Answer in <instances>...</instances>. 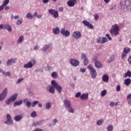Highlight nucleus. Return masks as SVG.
<instances>
[{
  "label": "nucleus",
  "mask_w": 131,
  "mask_h": 131,
  "mask_svg": "<svg viewBox=\"0 0 131 131\" xmlns=\"http://www.w3.org/2000/svg\"><path fill=\"white\" fill-rule=\"evenodd\" d=\"M88 69L90 70L91 75V78L95 79L97 77V72L96 69L93 67L92 64H89Z\"/></svg>",
  "instance_id": "obj_2"
},
{
  "label": "nucleus",
  "mask_w": 131,
  "mask_h": 131,
  "mask_svg": "<svg viewBox=\"0 0 131 131\" xmlns=\"http://www.w3.org/2000/svg\"><path fill=\"white\" fill-rule=\"evenodd\" d=\"M64 106L67 109L72 106L70 101L69 100L65 99L63 101Z\"/></svg>",
  "instance_id": "obj_15"
},
{
  "label": "nucleus",
  "mask_w": 131,
  "mask_h": 131,
  "mask_svg": "<svg viewBox=\"0 0 131 131\" xmlns=\"http://www.w3.org/2000/svg\"><path fill=\"white\" fill-rule=\"evenodd\" d=\"M51 84L58 91V93H61L62 90V87L55 80H53L51 81Z\"/></svg>",
  "instance_id": "obj_4"
},
{
  "label": "nucleus",
  "mask_w": 131,
  "mask_h": 131,
  "mask_svg": "<svg viewBox=\"0 0 131 131\" xmlns=\"http://www.w3.org/2000/svg\"><path fill=\"white\" fill-rule=\"evenodd\" d=\"M87 27H88L89 29H90L91 30H92L94 28V26L90 23H89V26Z\"/></svg>",
  "instance_id": "obj_48"
},
{
  "label": "nucleus",
  "mask_w": 131,
  "mask_h": 131,
  "mask_svg": "<svg viewBox=\"0 0 131 131\" xmlns=\"http://www.w3.org/2000/svg\"><path fill=\"white\" fill-rule=\"evenodd\" d=\"M16 58H11L7 61V66H11L12 63L15 64L16 62Z\"/></svg>",
  "instance_id": "obj_13"
},
{
  "label": "nucleus",
  "mask_w": 131,
  "mask_h": 131,
  "mask_svg": "<svg viewBox=\"0 0 131 131\" xmlns=\"http://www.w3.org/2000/svg\"><path fill=\"white\" fill-rule=\"evenodd\" d=\"M18 96V93H15L6 100L5 103L7 105H9L11 102H15Z\"/></svg>",
  "instance_id": "obj_3"
},
{
  "label": "nucleus",
  "mask_w": 131,
  "mask_h": 131,
  "mask_svg": "<svg viewBox=\"0 0 131 131\" xmlns=\"http://www.w3.org/2000/svg\"><path fill=\"white\" fill-rule=\"evenodd\" d=\"M38 103H39L38 101H37V100L34 101L32 103V107H34L36 106V105H37Z\"/></svg>",
  "instance_id": "obj_32"
},
{
  "label": "nucleus",
  "mask_w": 131,
  "mask_h": 131,
  "mask_svg": "<svg viewBox=\"0 0 131 131\" xmlns=\"http://www.w3.org/2000/svg\"><path fill=\"white\" fill-rule=\"evenodd\" d=\"M36 116H37V115L35 111H33L31 114V117L32 118H35Z\"/></svg>",
  "instance_id": "obj_43"
},
{
  "label": "nucleus",
  "mask_w": 131,
  "mask_h": 131,
  "mask_svg": "<svg viewBox=\"0 0 131 131\" xmlns=\"http://www.w3.org/2000/svg\"><path fill=\"white\" fill-rule=\"evenodd\" d=\"M103 123V120H98V121L97 122V125L98 126H100Z\"/></svg>",
  "instance_id": "obj_45"
},
{
  "label": "nucleus",
  "mask_w": 131,
  "mask_h": 131,
  "mask_svg": "<svg viewBox=\"0 0 131 131\" xmlns=\"http://www.w3.org/2000/svg\"><path fill=\"white\" fill-rule=\"evenodd\" d=\"M121 10L126 12V11H131V2L130 0H126L125 1V5L121 6Z\"/></svg>",
  "instance_id": "obj_1"
},
{
  "label": "nucleus",
  "mask_w": 131,
  "mask_h": 131,
  "mask_svg": "<svg viewBox=\"0 0 131 131\" xmlns=\"http://www.w3.org/2000/svg\"><path fill=\"white\" fill-rule=\"evenodd\" d=\"M49 92L52 94H55V88L53 85L51 86L49 88Z\"/></svg>",
  "instance_id": "obj_27"
},
{
  "label": "nucleus",
  "mask_w": 131,
  "mask_h": 131,
  "mask_svg": "<svg viewBox=\"0 0 131 131\" xmlns=\"http://www.w3.org/2000/svg\"><path fill=\"white\" fill-rule=\"evenodd\" d=\"M89 60L88 58L84 59V65L85 66H87L88 64H89Z\"/></svg>",
  "instance_id": "obj_44"
},
{
  "label": "nucleus",
  "mask_w": 131,
  "mask_h": 131,
  "mask_svg": "<svg viewBox=\"0 0 131 131\" xmlns=\"http://www.w3.org/2000/svg\"><path fill=\"white\" fill-rule=\"evenodd\" d=\"M82 23H83V24L85 26L88 27L90 23L89 21H88V20H84L82 21Z\"/></svg>",
  "instance_id": "obj_37"
},
{
  "label": "nucleus",
  "mask_w": 131,
  "mask_h": 131,
  "mask_svg": "<svg viewBox=\"0 0 131 131\" xmlns=\"http://www.w3.org/2000/svg\"><path fill=\"white\" fill-rule=\"evenodd\" d=\"M94 17L95 20H98V19H99V16L97 14H95Z\"/></svg>",
  "instance_id": "obj_58"
},
{
  "label": "nucleus",
  "mask_w": 131,
  "mask_h": 131,
  "mask_svg": "<svg viewBox=\"0 0 131 131\" xmlns=\"http://www.w3.org/2000/svg\"><path fill=\"white\" fill-rule=\"evenodd\" d=\"M23 119V116L22 115H16L15 116L14 119L16 122H18L19 121H20L21 120H22Z\"/></svg>",
  "instance_id": "obj_26"
},
{
  "label": "nucleus",
  "mask_w": 131,
  "mask_h": 131,
  "mask_svg": "<svg viewBox=\"0 0 131 131\" xmlns=\"http://www.w3.org/2000/svg\"><path fill=\"white\" fill-rule=\"evenodd\" d=\"M49 12L51 15H54V18H58L59 14L57 11L51 9L49 10Z\"/></svg>",
  "instance_id": "obj_10"
},
{
  "label": "nucleus",
  "mask_w": 131,
  "mask_h": 131,
  "mask_svg": "<svg viewBox=\"0 0 131 131\" xmlns=\"http://www.w3.org/2000/svg\"><path fill=\"white\" fill-rule=\"evenodd\" d=\"M95 65L96 68L98 69H101L103 68V66H102L101 63L99 61H96Z\"/></svg>",
  "instance_id": "obj_22"
},
{
  "label": "nucleus",
  "mask_w": 131,
  "mask_h": 131,
  "mask_svg": "<svg viewBox=\"0 0 131 131\" xmlns=\"http://www.w3.org/2000/svg\"><path fill=\"white\" fill-rule=\"evenodd\" d=\"M26 17L28 19H31L32 18H33V15H32L30 13H28L27 14Z\"/></svg>",
  "instance_id": "obj_39"
},
{
  "label": "nucleus",
  "mask_w": 131,
  "mask_h": 131,
  "mask_svg": "<svg viewBox=\"0 0 131 131\" xmlns=\"http://www.w3.org/2000/svg\"><path fill=\"white\" fill-rule=\"evenodd\" d=\"M130 51V49L129 48H126L124 49V53H123V54H122V58L124 59L125 58V57L126 56V55L129 53Z\"/></svg>",
  "instance_id": "obj_14"
},
{
  "label": "nucleus",
  "mask_w": 131,
  "mask_h": 131,
  "mask_svg": "<svg viewBox=\"0 0 131 131\" xmlns=\"http://www.w3.org/2000/svg\"><path fill=\"white\" fill-rule=\"evenodd\" d=\"M102 37H98L97 39V43H102Z\"/></svg>",
  "instance_id": "obj_47"
},
{
  "label": "nucleus",
  "mask_w": 131,
  "mask_h": 131,
  "mask_svg": "<svg viewBox=\"0 0 131 131\" xmlns=\"http://www.w3.org/2000/svg\"><path fill=\"white\" fill-rule=\"evenodd\" d=\"M116 7V5H115L111 7V8H110V11H113V10H114L115 9Z\"/></svg>",
  "instance_id": "obj_55"
},
{
  "label": "nucleus",
  "mask_w": 131,
  "mask_h": 131,
  "mask_svg": "<svg viewBox=\"0 0 131 131\" xmlns=\"http://www.w3.org/2000/svg\"><path fill=\"white\" fill-rule=\"evenodd\" d=\"M81 95V93L80 92H78L76 93V94L75 95V97L77 98H79L80 97Z\"/></svg>",
  "instance_id": "obj_52"
},
{
  "label": "nucleus",
  "mask_w": 131,
  "mask_h": 131,
  "mask_svg": "<svg viewBox=\"0 0 131 131\" xmlns=\"http://www.w3.org/2000/svg\"><path fill=\"white\" fill-rule=\"evenodd\" d=\"M93 59L94 60V61L97 62V57L96 56H94L93 57Z\"/></svg>",
  "instance_id": "obj_60"
},
{
  "label": "nucleus",
  "mask_w": 131,
  "mask_h": 131,
  "mask_svg": "<svg viewBox=\"0 0 131 131\" xmlns=\"http://www.w3.org/2000/svg\"><path fill=\"white\" fill-rule=\"evenodd\" d=\"M113 29L111 30V34L112 35H114L115 34V36H117L119 34V27H118V25L116 24L113 26Z\"/></svg>",
  "instance_id": "obj_5"
},
{
  "label": "nucleus",
  "mask_w": 131,
  "mask_h": 131,
  "mask_svg": "<svg viewBox=\"0 0 131 131\" xmlns=\"http://www.w3.org/2000/svg\"><path fill=\"white\" fill-rule=\"evenodd\" d=\"M81 36L82 35L80 31H75L73 33V37H74L76 39L80 38Z\"/></svg>",
  "instance_id": "obj_12"
},
{
  "label": "nucleus",
  "mask_w": 131,
  "mask_h": 131,
  "mask_svg": "<svg viewBox=\"0 0 131 131\" xmlns=\"http://www.w3.org/2000/svg\"><path fill=\"white\" fill-rule=\"evenodd\" d=\"M51 76L54 79H56L58 77V74L56 72H54L52 73Z\"/></svg>",
  "instance_id": "obj_29"
},
{
  "label": "nucleus",
  "mask_w": 131,
  "mask_h": 131,
  "mask_svg": "<svg viewBox=\"0 0 131 131\" xmlns=\"http://www.w3.org/2000/svg\"><path fill=\"white\" fill-rule=\"evenodd\" d=\"M60 33L62 35L66 37H68L70 35V32L68 30H66L65 28H62Z\"/></svg>",
  "instance_id": "obj_9"
},
{
  "label": "nucleus",
  "mask_w": 131,
  "mask_h": 131,
  "mask_svg": "<svg viewBox=\"0 0 131 131\" xmlns=\"http://www.w3.org/2000/svg\"><path fill=\"white\" fill-rule=\"evenodd\" d=\"M113 126L112 125H108L107 126V131H113Z\"/></svg>",
  "instance_id": "obj_38"
},
{
  "label": "nucleus",
  "mask_w": 131,
  "mask_h": 131,
  "mask_svg": "<svg viewBox=\"0 0 131 131\" xmlns=\"http://www.w3.org/2000/svg\"><path fill=\"white\" fill-rule=\"evenodd\" d=\"M23 19L22 18H20L19 19H18L16 21V24L17 25H20L21 24V23H23Z\"/></svg>",
  "instance_id": "obj_41"
},
{
  "label": "nucleus",
  "mask_w": 131,
  "mask_h": 131,
  "mask_svg": "<svg viewBox=\"0 0 131 131\" xmlns=\"http://www.w3.org/2000/svg\"><path fill=\"white\" fill-rule=\"evenodd\" d=\"M11 115L9 114H7V121L5 122V124L8 125H12L13 124V120L11 119Z\"/></svg>",
  "instance_id": "obj_8"
},
{
  "label": "nucleus",
  "mask_w": 131,
  "mask_h": 131,
  "mask_svg": "<svg viewBox=\"0 0 131 131\" xmlns=\"http://www.w3.org/2000/svg\"><path fill=\"white\" fill-rule=\"evenodd\" d=\"M33 131H43V130L39 128H37L34 129Z\"/></svg>",
  "instance_id": "obj_57"
},
{
  "label": "nucleus",
  "mask_w": 131,
  "mask_h": 131,
  "mask_svg": "<svg viewBox=\"0 0 131 131\" xmlns=\"http://www.w3.org/2000/svg\"><path fill=\"white\" fill-rule=\"evenodd\" d=\"M31 103L29 101H27L26 103V106L27 108L31 107Z\"/></svg>",
  "instance_id": "obj_40"
},
{
  "label": "nucleus",
  "mask_w": 131,
  "mask_h": 131,
  "mask_svg": "<svg viewBox=\"0 0 131 131\" xmlns=\"http://www.w3.org/2000/svg\"><path fill=\"white\" fill-rule=\"evenodd\" d=\"M105 37H107V39H108V40L110 41L112 40V38L110 37V34H105Z\"/></svg>",
  "instance_id": "obj_51"
},
{
  "label": "nucleus",
  "mask_w": 131,
  "mask_h": 131,
  "mask_svg": "<svg viewBox=\"0 0 131 131\" xmlns=\"http://www.w3.org/2000/svg\"><path fill=\"white\" fill-rule=\"evenodd\" d=\"M70 63L73 67H77L79 65V61L77 59H71Z\"/></svg>",
  "instance_id": "obj_11"
},
{
  "label": "nucleus",
  "mask_w": 131,
  "mask_h": 131,
  "mask_svg": "<svg viewBox=\"0 0 131 131\" xmlns=\"http://www.w3.org/2000/svg\"><path fill=\"white\" fill-rule=\"evenodd\" d=\"M88 98H89V94L88 93L83 94L80 96V99L81 100H87V99H88Z\"/></svg>",
  "instance_id": "obj_18"
},
{
  "label": "nucleus",
  "mask_w": 131,
  "mask_h": 131,
  "mask_svg": "<svg viewBox=\"0 0 131 131\" xmlns=\"http://www.w3.org/2000/svg\"><path fill=\"white\" fill-rule=\"evenodd\" d=\"M70 85L73 88H74L75 86V83H70Z\"/></svg>",
  "instance_id": "obj_59"
},
{
  "label": "nucleus",
  "mask_w": 131,
  "mask_h": 131,
  "mask_svg": "<svg viewBox=\"0 0 131 131\" xmlns=\"http://www.w3.org/2000/svg\"><path fill=\"white\" fill-rule=\"evenodd\" d=\"M4 29V25L3 24L0 25V30Z\"/></svg>",
  "instance_id": "obj_62"
},
{
  "label": "nucleus",
  "mask_w": 131,
  "mask_h": 131,
  "mask_svg": "<svg viewBox=\"0 0 131 131\" xmlns=\"http://www.w3.org/2000/svg\"><path fill=\"white\" fill-rule=\"evenodd\" d=\"M4 7H5V6H4V5L3 4L0 6V11H2V10H3Z\"/></svg>",
  "instance_id": "obj_64"
},
{
  "label": "nucleus",
  "mask_w": 131,
  "mask_h": 131,
  "mask_svg": "<svg viewBox=\"0 0 131 131\" xmlns=\"http://www.w3.org/2000/svg\"><path fill=\"white\" fill-rule=\"evenodd\" d=\"M67 4H68V6L69 7H74V6H75V4H76V2H74L70 0V1H68Z\"/></svg>",
  "instance_id": "obj_24"
},
{
  "label": "nucleus",
  "mask_w": 131,
  "mask_h": 131,
  "mask_svg": "<svg viewBox=\"0 0 131 131\" xmlns=\"http://www.w3.org/2000/svg\"><path fill=\"white\" fill-rule=\"evenodd\" d=\"M46 108L47 110H49L50 108H51V107H52V105L51 104V103L48 102H47L46 104Z\"/></svg>",
  "instance_id": "obj_31"
},
{
  "label": "nucleus",
  "mask_w": 131,
  "mask_h": 131,
  "mask_svg": "<svg viewBox=\"0 0 131 131\" xmlns=\"http://www.w3.org/2000/svg\"><path fill=\"white\" fill-rule=\"evenodd\" d=\"M128 62H129V64L131 65V55L129 57V59H128Z\"/></svg>",
  "instance_id": "obj_63"
},
{
  "label": "nucleus",
  "mask_w": 131,
  "mask_h": 131,
  "mask_svg": "<svg viewBox=\"0 0 131 131\" xmlns=\"http://www.w3.org/2000/svg\"><path fill=\"white\" fill-rule=\"evenodd\" d=\"M8 94V89L5 88L3 91L0 94V102L4 101Z\"/></svg>",
  "instance_id": "obj_7"
},
{
  "label": "nucleus",
  "mask_w": 131,
  "mask_h": 131,
  "mask_svg": "<svg viewBox=\"0 0 131 131\" xmlns=\"http://www.w3.org/2000/svg\"><path fill=\"white\" fill-rule=\"evenodd\" d=\"M42 2L43 4H48V3H49V0H43Z\"/></svg>",
  "instance_id": "obj_61"
},
{
  "label": "nucleus",
  "mask_w": 131,
  "mask_h": 131,
  "mask_svg": "<svg viewBox=\"0 0 131 131\" xmlns=\"http://www.w3.org/2000/svg\"><path fill=\"white\" fill-rule=\"evenodd\" d=\"M24 80V78L18 79V80L16 81V84H19L21 83V82L23 81Z\"/></svg>",
  "instance_id": "obj_50"
},
{
  "label": "nucleus",
  "mask_w": 131,
  "mask_h": 131,
  "mask_svg": "<svg viewBox=\"0 0 131 131\" xmlns=\"http://www.w3.org/2000/svg\"><path fill=\"white\" fill-rule=\"evenodd\" d=\"M108 41V39L106 37H102V44H104Z\"/></svg>",
  "instance_id": "obj_35"
},
{
  "label": "nucleus",
  "mask_w": 131,
  "mask_h": 131,
  "mask_svg": "<svg viewBox=\"0 0 131 131\" xmlns=\"http://www.w3.org/2000/svg\"><path fill=\"white\" fill-rule=\"evenodd\" d=\"M52 43H49L48 45H46L45 46L42 48V51L43 52L46 53L47 51L48 50V49L52 47Z\"/></svg>",
  "instance_id": "obj_16"
},
{
  "label": "nucleus",
  "mask_w": 131,
  "mask_h": 131,
  "mask_svg": "<svg viewBox=\"0 0 131 131\" xmlns=\"http://www.w3.org/2000/svg\"><path fill=\"white\" fill-rule=\"evenodd\" d=\"M53 122H54L53 125H55L58 122V120L57 119H54L53 120Z\"/></svg>",
  "instance_id": "obj_56"
},
{
  "label": "nucleus",
  "mask_w": 131,
  "mask_h": 131,
  "mask_svg": "<svg viewBox=\"0 0 131 131\" xmlns=\"http://www.w3.org/2000/svg\"><path fill=\"white\" fill-rule=\"evenodd\" d=\"M35 65H36V60L34 59H32L28 63L25 64L24 67L25 69H31Z\"/></svg>",
  "instance_id": "obj_6"
},
{
  "label": "nucleus",
  "mask_w": 131,
  "mask_h": 131,
  "mask_svg": "<svg viewBox=\"0 0 131 131\" xmlns=\"http://www.w3.org/2000/svg\"><path fill=\"white\" fill-rule=\"evenodd\" d=\"M131 83V79L127 78L124 81V84L126 86H129Z\"/></svg>",
  "instance_id": "obj_21"
},
{
  "label": "nucleus",
  "mask_w": 131,
  "mask_h": 131,
  "mask_svg": "<svg viewBox=\"0 0 131 131\" xmlns=\"http://www.w3.org/2000/svg\"><path fill=\"white\" fill-rule=\"evenodd\" d=\"M27 91L28 92V94L29 95H31L32 96H34V93L33 92H32L31 90H30V89L29 88H27Z\"/></svg>",
  "instance_id": "obj_42"
},
{
  "label": "nucleus",
  "mask_w": 131,
  "mask_h": 131,
  "mask_svg": "<svg viewBox=\"0 0 131 131\" xmlns=\"http://www.w3.org/2000/svg\"><path fill=\"white\" fill-rule=\"evenodd\" d=\"M80 72H82V73H84L86 72V69L84 68H81L80 70Z\"/></svg>",
  "instance_id": "obj_53"
},
{
  "label": "nucleus",
  "mask_w": 131,
  "mask_h": 131,
  "mask_svg": "<svg viewBox=\"0 0 131 131\" xmlns=\"http://www.w3.org/2000/svg\"><path fill=\"white\" fill-rule=\"evenodd\" d=\"M87 56H86V55L85 54V53H82L81 54V59H83V60H85V59H86Z\"/></svg>",
  "instance_id": "obj_46"
},
{
  "label": "nucleus",
  "mask_w": 131,
  "mask_h": 131,
  "mask_svg": "<svg viewBox=\"0 0 131 131\" xmlns=\"http://www.w3.org/2000/svg\"><path fill=\"white\" fill-rule=\"evenodd\" d=\"M4 29H6L9 32H12L11 26L10 25H8V24L4 25Z\"/></svg>",
  "instance_id": "obj_20"
},
{
  "label": "nucleus",
  "mask_w": 131,
  "mask_h": 131,
  "mask_svg": "<svg viewBox=\"0 0 131 131\" xmlns=\"http://www.w3.org/2000/svg\"><path fill=\"white\" fill-rule=\"evenodd\" d=\"M23 103V101L22 100H20L19 101H15L13 104V107H15L17 106H19L21 105Z\"/></svg>",
  "instance_id": "obj_19"
},
{
  "label": "nucleus",
  "mask_w": 131,
  "mask_h": 131,
  "mask_svg": "<svg viewBox=\"0 0 131 131\" xmlns=\"http://www.w3.org/2000/svg\"><path fill=\"white\" fill-rule=\"evenodd\" d=\"M60 32V29L58 27L53 29V33L54 35H58Z\"/></svg>",
  "instance_id": "obj_17"
},
{
  "label": "nucleus",
  "mask_w": 131,
  "mask_h": 131,
  "mask_svg": "<svg viewBox=\"0 0 131 131\" xmlns=\"http://www.w3.org/2000/svg\"><path fill=\"white\" fill-rule=\"evenodd\" d=\"M42 124V121H37L33 123V126H40Z\"/></svg>",
  "instance_id": "obj_28"
},
{
  "label": "nucleus",
  "mask_w": 131,
  "mask_h": 131,
  "mask_svg": "<svg viewBox=\"0 0 131 131\" xmlns=\"http://www.w3.org/2000/svg\"><path fill=\"white\" fill-rule=\"evenodd\" d=\"M68 110V112L70 113L74 114V109L72 107V106L68 107L67 108Z\"/></svg>",
  "instance_id": "obj_30"
},
{
  "label": "nucleus",
  "mask_w": 131,
  "mask_h": 131,
  "mask_svg": "<svg viewBox=\"0 0 131 131\" xmlns=\"http://www.w3.org/2000/svg\"><path fill=\"white\" fill-rule=\"evenodd\" d=\"M124 78H127L128 77L129 78L131 77V71L128 70L127 72L123 75Z\"/></svg>",
  "instance_id": "obj_25"
},
{
  "label": "nucleus",
  "mask_w": 131,
  "mask_h": 131,
  "mask_svg": "<svg viewBox=\"0 0 131 131\" xmlns=\"http://www.w3.org/2000/svg\"><path fill=\"white\" fill-rule=\"evenodd\" d=\"M116 90L117 92H120L121 90V86L120 85H117Z\"/></svg>",
  "instance_id": "obj_54"
},
{
  "label": "nucleus",
  "mask_w": 131,
  "mask_h": 131,
  "mask_svg": "<svg viewBox=\"0 0 131 131\" xmlns=\"http://www.w3.org/2000/svg\"><path fill=\"white\" fill-rule=\"evenodd\" d=\"M24 40V36H21L20 37H19L18 41H17V43H21Z\"/></svg>",
  "instance_id": "obj_33"
},
{
  "label": "nucleus",
  "mask_w": 131,
  "mask_h": 131,
  "mask_svg": "<svg viewBox=\"0 0 131 131\" xmlns=\"http://www.w3.org/2000/svg\"><path fill=\"white\" fill-rule=\"evenodd\" d=\"M114 61V57L112 56L111 58L107 59V63H110Z\"/></svg>",
  "instance_id": "obj_36"
},
{
  "label": "nucleus",
  "mask_w": 131,
  "mask_h": 131,
  "mask_svg": "<svg viewBox=\"0 0 131 131\" xmlns=\"http://www.w3.org/2000/svg\"><path fill=\"white\" fill-rule=\"evenodd\" d=\"M106 94H107V90H103L102 91L101 93V96L102 97H104L106 95Z\"/></svg>",
  "instance_id": "obj_34"
},
{
  "label": "nucleus",
  "mask_w": 131,
  "mask_h": 131,
  "mask_svg": "<svg viewBox=\"0 0 131 131\" xmlns=\"http://www.w3.org/2000/svg\"><path fill=\"white\" fill-rule=\"evenodd\" d=\"M9 0H5V1L4 2L3 5H4V6L5 7H6V6H7V5L9 4Z\"/></svg>",
  "instance_id": "obj_49"
},
{
  "label": "nucleus",
  "mask_w": 131,
  "mask_h": 131,
  "mask_svg": "<svg viewBox=\"0 0 131 131\" xmlns=\"http://www.w3.org/2000/svg\"><path fill=\"white\" fill-rule=\"evenodd\" d=\"M109 80V77L107 75H103V76H102V81L105 82H108Z\"/></svg>",
  "instance_id": "obj_23"
}]
</instances>
